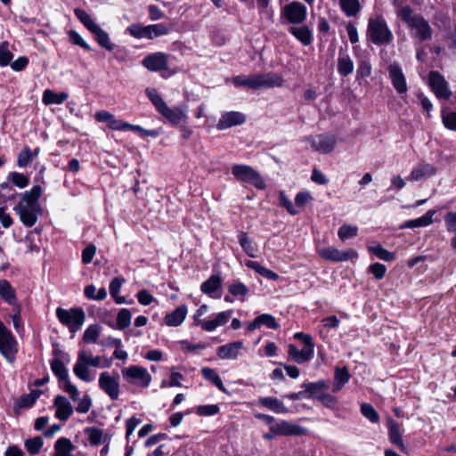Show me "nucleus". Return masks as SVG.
<instances>
[{"label":"nucleus","mask_w":456,"mask_h":456,"mask_svg":"<svg viewBox=\"0 0 456 456\" xmlns=\"http://www.w3.org/2000/svg\"><path fill=\"white\" fill-rule=\"evenodd\" d=\"M56 407L55 417L62 421H67L73 413V408L69 400L63 395H57L54 399Z\"/></svg>","instance_id":"26"},{"label":"nucleus","mask_w":456,"mask_h":456,"mask_svg":"<svg viewBox=\"0 0 456 456\" xmlns=\"http://www.w3.org/2000/svg\"><path fill=\"white\" fill-rule=\"evenodd\" d=\"M69 97V94L65 92L61 93H54L51 89H46L43 93L42 102L45 105L51 104H61L63 103Z\"/></svg>","instance_id":"36"},{"label":"nucleus","mask_w":456,"mask_h":456,"mask_svg":"<svg viewBox=\"0 0 456 456\" xmlns=\"http://www.w3.org/2000/svg\"><path fill=\"white\" fill-rule=\"evenodd\" d=\"M53 354L61 358H55L51 362L52 371L59 379L63 391L68 393L73 401H77L79 392L77 387L70 382L68 370L62 362V359H65V357L69 359V355L60 349L53 350Z\"/></svg>","instance_id":"3"},{"label":"nucleus","mask_w":456,"mask_h":456,"mask_svg":"<svg viewBox=\"0 0 456 456\" xmlns=\"http://www.w3.org/2000/svg\"><path fill=\"white\" fill-rule=\"evenodd\" d=\"M242 348V341H234L218 346L216 349V354L221 359L235 360L240 355V352Z\"/></svg>","instance_id":"23"},{"label":"nucleus","mask_w":456,"mask_h":456,"mask_svg":"<svg viewBox=\"0 0 456 456\" xmlns=\"http://www.w3.org/2000/svg\"><path fill=\"white\" fill-rule=\"evenodd\" d=\"M40 148L37 147L35 150H30L28 147H24L19 153L17 158V165L20 167H27L35 158L38 156Z\"/></svg>","instance_id":"37"},{"label":"nucleus","mask_w":456,"mask_h":456,"mask_svg":"<svg viewBox=\"0 0 456 456\" xmlns=\"http://www.w3.org/2000/svg\"><path fill=\"white\" fill-rule=\"evenodd\" d=\"M279 200L281 206L284 207L288 212L291 215L298 214V211L296 209L290 200L286 196L284 191H280L279 193Z\"/></svg>","instance_id":"64"},{"label":"nucleus","mask_w":456,"mask_h":456,"mask_svg":"<svg viewBox=\"0 0 456 456\" xmlns=\"http://www.w3.org/2000/svg\"><path fill=\"white\" fill-rule=\"evenodd\" d=\"M318 254L322 258L332 262H345L358 257V253L353 248L340 251L334 247L318 248Z\"/></svg>","instance_id":"13"},{"label":"nucleus","mask_w":456,"mask_h":456,"mask_svg":"<svg viewBox=\"0 0 456 456\" xmlns=\"http://www.w3.org/2000/svg\"><path fill=\"white\" fill-rule=\"evenodd\" d=\"M367 37L377 45H387L393 40V34L386 20L381 17L369 19Z\"/></svg>","instance_id":"5"},{"label":"nucleus","mask_w":456,"mask_h":456,"mask_svg":"<svg viewBox=\"0 0 456 456\" xmlns=\"http://www.w3.org/2000/svg\"><path fill=\"white\" fill-rule=\"evenodd\" d=\"M350 379V374L346 368H338L335 369V376L333 382L332 391L337 393L342 389V387L348 382Z\"/></svg>","instance_id":"39"},{"label":"nucleus","mask_w":456,"mask_h":456,"mask_svg":"<svg viewBox=\"0 0 456 456\" xmlns=\"http://www.w3.org/2000/svg\"><path fill=\"white\" fill-rule=\"evenodd\" d=\"M123 379L130 385L146 388L151 382V376L146 368L131 365L121 370Z\"/></svg>","instance_id":"8"},{"label":"nucleus","mask_w":456,"mask_h":456,"mask_svg":"<svg viewBox=\"0 0 456 456\" xmlns=\"http://www.w3.org/2000/svg\"><path fill=\"white\" fill-rule=\"evenodd\" d=\"M88 367L89 366L86 365L83 362L79 361L77 357V362L73 368L74 374L85 382H91L93 379L90 376L91 371Z\"/></svg>","instance_id":"48"},{"label":"nucleus","mask_w":456,"mask_h":456,"mask_svg":"<svg viewBox=\"0 0 456 456\" xmlns=\"http://www.w3.org/2000/svg\"><path fill=\"white\" fill-rule=\"evenodd\" d=\"M94 118L98 122L108 124L110 129L124 131L126 122L120 119H117L112 113L107 110L97 111L94 114Z\"/></svg>","instance_id":"27"},{"label":"nucleus","mask_w":456,"mask_h":456,"mask_svg":"<svg viewBox=\"0 0 456 456\" xmlns=\"http://www.w3.org/2000/svg\"><path fill=\"white\" fill-rule=\"evenodd\" d=\"M246 121V117L239 111L224 112L216 125V128L220 131L228 129L232 126L242 125Z\"/></svg>","instance_id":"17"},{"label":"nucleus","mask_w":456,"mask_h":456,"mask_svg":"<svg viewBox=\"0 0 456 456\" xmlns=\"http://www.w3.org/2000/svg\"><path fill=\"white\" fill-rule=\"evenodd\" d=\"M84 434L88 437L91 445L98 446L104 442L105 435L103 430L96 427H87L84 429Z\"/></svg>","instance_id":"41"},{"label":"nucleus","mask_w":456,"mask_h":456,"mask_svg":"<svg viewBox=\"0 0 456 456\" xmlns=\"http://www.w3.org/2000/svg\"><path fill=\"white\" fill-rule=\"evenodd\" d=\"M368 250L375 255L378 258L387 262L394 261L395 258V253L387 250L379 243L369 246Z\"/></svg>","instance_id":"47"},{"label":"nucleus","mask_w":456,"mask_h":456,"mask_svg":"<svg viewBox=\"0 0 456 456\" xmlns=\"http://www.w3.org/2000/svg\"><path fill=\"white\" fill-rule=\"evenodd\" d=\"M202 376L208 381L212 382L220 391L226 393L227 390L216 371L209 367H204L201 370Z\"/></svg>","instance_id":"45"},{"label":"nucleus","mask_w":456,"mask_h":456,"mask_svg":"<svg viewBox=\"0 0 456 456\" xmlns=\"http://www.w3.org/2000/svg\"><path fill=\"white\" fill-rule=\"evenodd\" d=\"M187 314L185 305H179L172 313L167 314L164 322L167 326L177 327L183 323Z\"/></svg>","instance_id":"31"},{"label":"nucleus","mask_w":456,"mask_h":456,"mask_svg":"<svg viewBox=\"0 0 456 456\" xmlns=\"http://www.w3.org/2000/svg\"><path fill=\"white\" fill-rule=\"evenodd\" d=\"M131 312L126 309H121L117 316V324L119 330L127 328L131 323Z\"/></svg>","instance_id":"57"},{"label":"nucleus","mask_w":456,"mask_h":456,"mask_svg":"<svg viewBox=\"0 0 456 456\" xmlns=\"http://www.w3.org/2000/svg\"><path fill=\"white\" fill-rule=\"evenodd\" d=\"M289 32L305 46L311 45L314 40L313 32L307 26L290 27Z\"/></svg>","instance_id":"32"},{"label":"nucleus","mask_w":456,"mask_h":456,"mask_svg":"<svg viewBox=\"0 0 456 456\" xmlns=\"http://www.w3.org/2000/svg\"><path fill=\"white\" fill-rule=\"evenodd\" d=\"M437 168L429 163H421L414 167L407 177L408 181L417 182L422 179H428L434 176Z\"/></svg>","instance_id":"21"},{"label":"nucleus","mask_w":456,"mask_h":456,"mask_svg":"<svg viewBox=\"0 0 456 456\" xmlns=\"http://www.w3.org/2000/svg\"><path fill=\"white\" fill-rule=\"evenodd\" d=\"M222 281L218 275H212L201 284V291L211 296L214 292L221 289Z\"/></svg>","instance_id":"46"},{"label":"nucleus","mask_w":456,"mask_h":456,"mask_svg":"<svg viewBox=\"0 0 456 456\" xmlns=\"http://www.w3.org/2000/svg\"><path fill=\"white\" fill-rule=\"evenodd\" d=\"M7 178L9 182H11L13 185L17 186L20 189L27 187L29 183L28 177L18 172L9 173Z\"/></svg>","instance_id":"54"},{"label":"nucleus","mask_w":456,"mask_h":456,"mask_svg":"<svg viewBox=\"0 0 456 456\" xmlns=\"http://www.w3.org/2000/svg\"><path fill=\"white\" fill-rule=\"evenodd\" d=\"M14 210L20 216L21 223L28 227H32L37 222L38 216L42 214V208H28L21 206H15Z\"/></svg>","instance_id":"22"},{"label":"nucleus","mask_w":456,"mask_h":456,"mask_svg":"<svg viewBox=\"0 0 456 456\" xmlns=\"http://www.w3.org/2000/svg\"><path fill=\"white\" fill-rule=\"evenodd\" d=\"M126 31L134 37L141 39L147 38L151 39L150 25L142 26L139 23H134L130 25Z\"/></svg>","instance_id":"44"},{"label":"nucleus","mask_w":456,"mask_h":456,"mask_svg":"<svg viewBox=\"0 0 456 456\" xmlns=\"http://www.w3.org/2000/svg\"><path fill=\"white\" fill-rule=\"evenodd\" d=\"M167 54L159 52L147 55L142 60V65L150 71L158 72L167 69Z\"/></svg>","instance_id":"16"},{"label":"nucleus","mask_w":456,"mask_h":456,"mask_svg":"<svg viewBox=\"0 0 456 456\" xmlns=\"http://www.w3.org/2000/svg\"><path fill=\"white\" fill-rule=\"evenodd\" d=\"M289 358L298 364L309 362L314 356V349L311 346H305L302 350L290 344L288 349Z\"/></svg>","instance_id":"24"},{"label":"nucleus","mask_w":456,"mask_h":456,"mask_svg":"<svg viewBox=\"0 0 456 456\" xmlns=\"http://www.w3.org/2000/svg\"><path fill=\"white\" fill-rule=\"evenodd\" d=\"M428 84L438 99L448 100L452 95L449 84L439 72L430 71L428 74Z\"/></svg>","instance_id":"12"},{"label":"nucleus","mask_w":456,"mask_h":456,"mask_svg":"<svg viewBox=\"0 0 456 456\" xmlns=\"http://www.w3.org/2000/svg\"><path fill=\"white\" fill-rule=\"evenodd\" d=\"M436 211L434 209H429L422 216L405 221L402 225V229H414L419 227H427L433 223V216L436 215Z\"/></svg>","instance_id":"29"},{"label":"nucleus","mask_w":456,"mask_h":456,"mask_svg":"<svg viewBox=\"0 0 456 456\" xmlns=\"http://www.w3.org/2000/svg\"><path fill=\"white\" fill-rule=\"evenodd\" d=\"M145 94L156 110L173 126L185 122L188 118L187 110L182 106L170 108L162 99L157 89L148 87Z\"/></svg>","instance_id":"1"},{"label":"nucleus","mask_w":456,"mask_h":456,"mask_svg":"<svg viewBox=\"0 0 456 456\" xmlns=\"http://www.w3.org/2000/svg\"><path fill=\"white\" fill-rule=\"evenodd\" d=\"M271 429L278 436H303L306 429L289 421H281L271 425Z\"/></svg>","instance_id":"18"},{"label":"nucleus","mask_w":456,"mask_h":456,"mask_svg":"<svg viewBox=\"0 0 456 456\" xmlns=\"http://www.w3.org/2000/svg\"><path fill=\"white\" fill-rule=\"evenodd\" d=\"M12 58L13 54L9 50V43L7 41L2 42L0 44V66L11 65Z\"/></svg>","instance_id":"53"},{"label":"nucleus","mask_w":456,"mask_h":456,"mask_svg":"<svg viewBox=\"0 0 456 456\" xmlns=\"http://www.w3.org/2000/svg\"><path fill=\"white\" fill-rule=\"evenodd\" d=\"M102 331V327L95 323L89 325L84 332L83 340L89 343H98V339Z\"/></svg>","instance_id":"49"},{"label":"nucleus","mask_w":456,"mask_h":456,"mask_svg":"<svg viewBox=\"0 0 456 456\" xmlns=\"http://www.w3.org/2000/svg\"><path fill=\"white\" fill-rule=\"evenodd\" d=\"M232 175L240 182L248 183L258 190H265L266 183L261 175L248 165L237 164L232 167Z\"/></svg>","instance_id":"6"},{"label":"nucleus","mask_w":456,"mask_h":456,"mask_svg":"<svg viewBox=\"0 0 456 456\" xmlns=\"http://www.w3.org/2000/svg\"><path fill=\"white\" fill-rule=\"evenodd\" d=\"M281 16L289 24H302L307 17V9L300 2L293 1L281 8Z\"/></svg>","instance_id":"10"},{"label":"nucleus","mask_w":456,"mask_h":456,"mask_svg":"<svg viewBox=\"0 0 456 456\" xmlns=\"http://www.w3.org/2000/svg\"><path fill=\"white\" fill-rule=\"evenodd\" d=\"M388 438L392 444L396 446L401 452H405L406 447L403 441L398 423L392 418L387 419Z\"/></svg>","instance_id":"25"},{"label":"nucleus","mask_w":456,"mask_h":456,"mask_svg":"<svg viewBox=\"0 0 456 456\" xmlns=\"http://www.w3.org/2000/svg\"><path fill=\"white\" fill-rule=\"evenodd\" d=\"M74 13L79 21L94 36V39L101 47L110 52L113 51L114 44L111 43L109 34L86 11L77 8L74 10Z\"/></svg>","instance_id":"4"},{"label":"nucleus","mask_w":456,"mask_h":456,"mask_svg":"<svg viewBox=\"0 0 456 456\" xmlns=\"http://www.w3.org/2000/svg\"><path fill=\"white\" fill-rule=\"evenodd\" d=\"M232 83L235 86H248L252 89L259 88V78L257 75L245 76L240 75L232 78Z\"/></svg>","instance_id":"38"},{"label":"nucleus","mask_w":456,"mask_h":456,"mask_svg":"<svg viewBox=\"0 0 456 456\" xmlns=\"http://www.w3.org/2000/svg\"><path fill=\"white\" fill-rule=\"evenodd\" d=\"M77 357L79 358V361L83 362L87 366H102V357L98 355L93 356L91 353L86 352L85 349H81L78 351Z\"/></svg>","instance_id":"50"},{"label":"nucleus","mask_w":456,"mask_h":456,"mask_svg":"<svg viewBox=\"0 0 456 456\" xmlns=\"http://www.w3.org/2000/svg\"><path fill=\"white\" fill-rule=\"evenodd\" d=\"M358 228L355 225L343 224L338 232V236L341 240H346L357 236Z\"/></svg>","instance_id":"55"},{"label":"nucleus","mask_w":456,"mask_h":456,"mask_svg":"<svg viewBox=\"0 0 456 456\" xmlns=\"http://www.w3.org/2000/svg\"><path fill=\"white\" fill-rule=\"evenodd\" d=\"M217 404L200 405L196 409V413L200 416H213L219 412Z\"/></svg>","instance_id":"60"},{"label":"nucleus","mask_w":456,"mask_h":456,"mask_svg":"<svg viewBox=\"0 0 456 456\" xmlns=\"http://www.w3.org/2000/svg\"><path fill=\"white\" fill-rule=\"evenodd\" d=\"M339 5L347 17L356 16L362 9L359 0H339Z\"/></svg>","instance_id":"43"},{"label":"nucleus","mask_w":456,"mask_h":456,"mask_svg":"<svg viewBox=\"0 0 456 456\" xmlns=\"http://www.w3.org/2000/svg\"><path fill=\"white\" fill-rule=\"evenodd\" d=\"M369 272L373 274L377 280L384 278L387 273V267L385 265L380 263H375L369 266Z\"/></svg>","instance_id":"62"},{"label":"nucleus","mask_w":456,"mask_h":456,"mask_svg":"<svg viewBox=\"0 0 456 456\" xmlns=\"http://www.w3.org/2000/svg\"><path fill=\"white\" fill-rule=\"evenodd\" d=\"M362 414L372 423H378L379 420V415L374 407L368 403H363L361 405Z\"/></svg>","instance_id":"56"},{"label":"nucleus","mask_w":456,"mask_h":456,"mask_svg":"<svg viewBox=\"0 0 456 456\" xmlns=\"http://www.w3.org/2000/svg\"><path fill=\"white\" fill-rule=\"evenodd\" d=\"M259 403L261 405H263L277 413L288 412V409L283 404V403L275 397H271V396L262 397L259 399Z\"/></svg>","instance_id":"42"},{"label":"nucleus","mask_w":456,"mask_h":456,"mask_svg":"<svg viewBox=\"0 0 456 456\" xmlns=\"http://www.w3.org/2000/svg\"><path fill=\"white\" fill-rule=\"evenodd\" d=\"M0 297L9 305H18L15 289L4 279L0 280Z\"/></svg>","instance_id":"30"},{"label":"nucleus","mask_w":456,"mask_h":456,"mask_svg":"<svg viewBox=\"0 0 456 456\" xmlns=\"http://www.w3.org/2000/svg\"><path fill=\"white\" fill-rule=\"evenodd\" d=\"M354 70V62L350 56L346 53H339L338 58V72L346 77L350 75Z\"/></svg>","instance_id":"40"},{"label":"nucleus","mask_w":456,"mask_h":456,"mask_svg":"<svg viewBox=\"0 0 456 456\" xmlns=\"http://www.w3.org/2000/svg\"><path fill=\"white\" fill-rule=\"evenodd\" d=\"M99 387L112 401L118 399L120 393L119 376L118 373L111 375L108 371L102 372L98 379Z\"/></svg>","instance_id":"11"},{"label":"nucleus","mask_w":456,"mask_h":456,"mask_svg":"<svg viewBox=\"0 0 456 456\" xmlns=\"http://www.w3.org/2000/svg\"><path fill=\"white\" fill-rule=\"evenodd\" d=\"M397 15L411 30V36L424 42L432 37V28L429 23L420 14L413 13L411 6L405 5L397 11Z\"/></svg>","instance_id":"2"},{"label":"nucleus","mask_w":456,"mask_h":456,"mask_svg":"<svg viewBox=\"0 0 456 456\" xmlns=\"http://www.w3.org/2000/svg\"><path fill=\"white\" fill-rule=\"evenodd\" d=\"M69 40L73 45H79L86 51H91L90 45L82 38V37L75 30L69 32Z\"/></svg>","instance_id":"61"},{"label":"nucleus","mask_w":456,"mask_h":456,"mask_svg":"<svg viewBox=\"0 0 456 456\" xmlns=\"http://www.w3.org/2000/svg\"><path fill=\"white\" fill-rule=\"evenodd\" d=\"M18 353V342L11 330L0 321V354L10 363H13Z\"/></svg>","instance_id":"9"},{"label":"nucleus","mask_w":456,"mask_h":456,"mask_svg":"<svg viewBox=\"0 0 456 456\" xmlns=\"http://www.w3.org/2000/svg\"><path fill=\"white\" fill-rule=\"evenodd\" d=\"M228 291L235 297H245L248 293V289L241 281H236L228 287Z\"/></svg>","instance_id":"58"},{"label":"nucleus","mask_w":456,"mask_h":456,"mask_svg":"<svg viewBox=\"0 0 456 456\" xmlns=\"http://www.w3.org/2000/svg\"><path fill=\"white\" fill-rule=\"evenodd\" d=\"M239 243L246 252V254L250 257H256V248L253 245L252 240L248 237V234L244 232H241L239 236Z\"/></svg>","instance_id":"51"},{"label":"nucleus","mask_w":456,"mask_h":456,"mask_svg":"<svg viewBox=\"0 0 456 456\" xmlns=\"http://www.w3.org/2000/svg\"><path fill=\"white\" fill-rule=\"evenodd\" d=\"M442 121L447 129L456 131V110L449 112L442 111Z\"/></svg>","instance_id":"59"},{"label":"nucleus","mask_w":456,"mask_h":456,"mask_svg":"<svg viewBox=\"0 0 456 456\" xmlns=\"http://www.w3.org/2000/svg\"><path fill=\"white\" fill-rule=\"evenodd\" d=\"M301 387L305 389L307 399L317 401H319L329 389V384L323 379L316 382L303 383Z\"/></svg>","instance_id":"19"},{"label":"nucleus","mask_w":456,"mask_h":456,"mask_svg":"<svg viewBox=\"0 0 456 456\" xmlns=\"http://www.w3.org/2000/svg\"><path fill=\"white\" fill-rule=\"evenodd\" d=\"M43 193L40 185L33 186L30 191L22 194V197L16 206H21L28 208H42L38 203V200Z\"/></svg>","instance_id":"20"},{"label":"nucleus","mask_w":456,"mask_h":456,"mask_svg":"<svg viewBox=\"0 0 456 456\" xmlns=\"http://www.w3.org/2000/svg\"><path fill=\"white\" fill-rule=\"evenodd\" d=\"M44 445V440L41 436L28 438L24 442V446L30 455H37Z\"/></svg>","instance_id":"52"},{"label":"nucleus","mask_w":456,"mask_h":456,"mask_svg":"<svg viewBox=\"0 0 456 456\" xmlns=\"http://www.w3.org/2000/svg\"><path fill=\"white\" fill-rule=\"evenodd\" d=\"M232 314V310H228L217 314L213 320L207 321L205 323H203V330L206 331L215 330L217 327L225 324L229 321Z\"/></svg>","instance_id":"33"},{"label":"nucleus","mask_w":456,"mask_h":456,"mask_svg":"<svg viewBox=\"0 0 456 456\" xmlns=\"http://www.w3.org/2000/svg\"><path fill=\"white\" fill-rule=\"evenodd\" d=\"M75 446L67 437L59 438L54 444V452L52 456H72Z\"/></svg>","instance_id":"34"},{"label":"nucleus","mask_w":456,"mask_h":456,"mask_svg":"<svg viewBox=\"0 0 456 456\" xmlns=\"http://www.w3.org/2000/svg\"><path fill=\"white\" fill-rule=\"evenodd\" d=\"M309 142L316 151L322 154H328L334 150L337 139L332 134H322L311 137Z\"/></svg>","instance_id":"15"},{"label":"nucleus","mask_w":456,"mask_h":456,"mask_svg":"<svg viewBox=\"0 0 456 456\" xmlns=\"http://www.w3.org/2000/svg\"><path fill=\"white\" fill-rule=\"evenodd\" d=\"M259 88L261 87H279L283 84L282 77L275 73L269 72L258 74Z\"/></svg>","instance_id":"35"},{"label":"nucleus","mask_w":456,"mask_h":456,"mask_svg":"<svg viewBox=\"0 0 456 456\" xmlns=\"http://www.w3.org/2000/svg\"><path fill=\"white\" fill-rule=\"evenodd\" d=\"M58 320L68 327L71 333H76L81 329L85 322V312L82 308H71L69 310L58 307L56 309Z\"/></svg>","instance_id":"7"},{"label":"nucleus","mask_w":456,"mask_h":456,"mask_svg":"<svg viewBox=\"0 0 456 456\" xmlns=\"http://www.w3.org/2000/svg\"><path fill=\"white\" fill-rule=\"evenodd\" d=\"M35 404L33 399L29 397L28 394L22 395L14 403V411H17L20 409L30 408Z\"/></svg>","instance_id":"63"},{"label":"nucleus","mask_w":456,"mask_h":456,"mask_svg":"<svg viewBox=\"0 0 456 456\" xmlns=\"http://www.w3.org/2000/svg\"><path fill=\"white\" fill-rule=\"evenodd\" d=\"M262 326L272 330H277L280 327L274 316L269 314H262L256 316L254 321L248 324V330L253 331Z\"/></svg>","instance_id":"28"},{"label":"nucleus","mask_w":456,"mask_h":456,"mask_svg":"<svg viewBox=\"0 0 456 456\" xmlns=\"http://www.w3.org/2000/svg\"><path fill=\"white\" fill-rule=\"evenodd\" d=\"M391 84L399 94L408 91L405 76L399 63L394 62L387 67Z\"/></svg>","instance_id":"14"}]
</instances>
